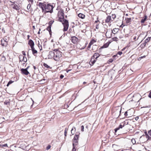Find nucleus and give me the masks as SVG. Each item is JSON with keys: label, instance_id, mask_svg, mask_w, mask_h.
<instances>
[{"label": "nucleus", "instance_id": "61", "mask_svg": "<svg viewBox=\"0 0 151 151\" xmlns=\"http://www.w3.org/2000/svg\"><path fill=\"white\" fill-rule=\"evenodd\" d=\"M117 56V55H114L113 56V57H116Z\"/></svg>", "mask_w": 151, "mask_h": 151}, {"label": "nucleus", "instance_id": "47", "mask_svg": "<svg viewBox=\"0 0 151 151\" xmlns=\"http://www.w3.org/2000/svg\"><path fill=\"white\" fill-rule=\"evenodd\" d=\"M124 115L125 116H127L128 115L127 111H126L124 113Z\"/></svg>", "mask_w": 151, "mask_h": 151}, {"label": "nucleus", "instance_id": "44", "mask_svg": "<svg viewBox=\"0 0 151 151\" xmlns=\"http://www.w3.org/2000/svg\"><path fill=\"white\" fill-rule=\"evenodd\" d=\"M22 53L23 55H24V56L25 57L26 54H25V52L24 51H23L22 52Z\"/></svg>", "mask_w": 151, "mask_h": 151}, {"label": "nucleus", "instance_id": "26", "mask_svg": "<svg viewBox=\"0 0 151 151\" xmlns=\"http://www.w3.org/2000/svg\"><path fill=\"white\" fill-rule=\"evenodd\" d=\"M27 61V58L26 57H24V58L23 59V61L24 62L23 63H22V64H24Z\"/></svg>", "mask_w": 151, "mask_h": 151}, {"label": "nucleus", "instance_id": "48", "mask_svg": "<svg viewBox=\"0 0 151 151\" xmlns=\"http://www.w3.org/2000/svg\"><path fill=\"white\" fill-rule=\"evenodd\" d=\"M73 129L72 128L71 131V134H72V135H73L74 134V132H73Z\"/></svg>", "mask_w": 151, "mask_h": 151}, {"label": "nucleus", "instance_id": "31", "mask_svg": "<svg viewBox=\"0 0 151 151\" xmlns=\"http://www.w3.org/2000/svg\"><path fill=\"white\" fill-rule=\"evenodd\" d=\"M150 37H148L145 40V41L146 42H148L150 39Z\"/></svg>", "mask_w": 151, "mask_h": 151}, {"label": "nucleus", "instance_id": "20", "mask_svg": "<svg viewBox=\"0 0 151 151\" xmlns=\"http://www.w3.org/2000/svg\"><path fill=\"white\" fill-rule=\"evenodd\" d=\"M24 56L23 55H20L19 56V62H22L23 60V59L24 58Z\"/></svg>", "mask_w": 151, "mask_h": 151}, {"label": "nucleus", "instance_id": "27", "mask_svg": "<svg viewBox=\"0 0 151 151\" xmlns=\"http://www.w3.org/2000/svg\"><path fill=\"white\" fill-rule=\"evenodd\" d=\"M14 81H12L11 80L9 81L8 83L7 84L6 86L7 87L9 86V85L12 83Z\"/></svg>", "mask_w": 151, "mask_h": 151}, {"label": "nucleus", "instance_id": "18", "mask_svg": "<svg viewBox=\"0 0 151 151\" xmlns=\"http://www.w3.org/2000/svg\"><path fill=\"white\" fill-rule=\"evenodd\" d=\"M96 42V41L93 40H91V42H90V43L89 44L88 46V48H90L91 45L93 44V43L94 42Z\"/></svg>", "mask_w": 151, "mask_h": 151}, {"label": "nucleus", "instance_id": "21", "mask_svg": "<svg viewBox=\"0 0 151 151\" xmlns=\"http://www.w3.org/2000/svg\"><path fill=\"white\" fill-rule=\"evenodd\" d=\"M78 16L79 17L82 19L84 18L85 17V15L84 14L81 13L79 14Z\"/></svg>", "mask_w": 151, "mask_h": 151}, {"label": "nucleus", "instance_id": "43", "mask_svg": "<svg viewBox=\"0 0 151 151\" xmlns=\"http://www.w3.org/2000/svg\"><path fill=\"white\" fill-rule=\"evenodd\" d=\"M29 2L32 4L33 2V0H27Z\"/></svg>", "mask_w": 151, "mask_h": 151}, {"label": "nucleus", "instance_id": "16", "mask_svg": "<svg viewBox=\"0 0 151 151\" xmlns=\"http://www.w3.org/2000/svg\"><path fill=\"white\" fill-rule=\"evenodd\" d=\"M110 43V42H108L104 44V45L101 47V48H106V47H108L109 46Z\"/></svg>", "mask_w": 151, "mask_h": 151}, {"label": "nucleus", "instance_id": "8", "mask_svg": "<svg viewBox=\"0 0 151 151\" xmlns=\"http://www.w3.org/2000/svg\"><path fill=\"white\" fill-rule=\"evenodd\" d=\"M72 42L74 44H76L78 42V38L75 36L72 37H71Z\"/></svg>", "mask_w": 151, "mask_h": 151}, {"label": "nucleus", "instance_id": "63", "mask_svg": "<svg viewBox=\"0 0 151 151\" xmlns=\"http://www.w3.org/2000/svg\"><path fill=\"white\" fill-rule=\"evenodd\" d=\"M31 99L32 100V101H33V102H34V101H33L32 100V98H31Z\"/></svg>", "mask_w": 151, "mask_h": 151}, {"label": "nucleus", "instance_id": "6", "mask_svg": "<svg viewBox=\"0 0 151 151\" xmlns=\"http://www.w3.org/2000/svg\"><path fill=\"white\" fill-rule=\"evenodd\" d=\"M38 5L41 8L42 12L44 13L45 12H46L45 10V9L46 4L41 2H39L38 4Z\"/></svg>", "mask_w": 151, "mask_h": 151}, {"label": "nucleus", "instance_id": "60", "mask_svg": "<svg viewBox=\"0 0 151 151\" xmlns=\"http://www.w3.org/2000/svg\"><path fill=\"white\" fill-rule=\"evenodd\" d=\"M125 49V48H123L122 50V51H123Z\"/></svg>", "mask_w": 151, "mask_h": 151}, {"label": "nucleus", "instance_id": "29", "mask_svg": "<svg viewBox=\"0 0 151 151\" xmlns=\"http://www.w3.org/2000/svg\"><path fill=\"white\" fill-rule=\"evenodd\" d=\"M113 60H114V59H112V58L110 59H109L108 60V63L109 64H110L113 61Z\"/></svg>", "mask_w": 151, "mask_h": 151}, {"label": "nucleus", "instance_id": "19", "mask_svg": "<svg viewBox=\"0 0 151 151\" xmlns=\"http://www.w3.org/2000/svg\"><path fill=\"white\" fill-rule=\"evenodd\" d=\"M119 31V29L117 28H114L113 29V30H112L111 32V33L112 34V33L113 34H115L117 32Z\"/></svg>", "mask_w": 151, "mask_h": 151}, {"label": "nucleus", "instance_id": "38", "mask_svg": "<svg viewBox=\"0 0 151 151\" xmlns=\"http://www.w3.org/2000/svg\"><path fill=\"white\" fill-rule=\"evenodd\" d=\"M84 127L83 125H82L81 126V129L82 132L84 131Z\"/></svg>", "mask_w": 151, "mask_h": 151}, {"label": "nucleus", "instance_id": "59", "mask_svg": "<svg viewBox=\"0 0 151 151\" xmlns=\"http://www.w3.org/2000/svg\"><path fill=\"white\" fill-rule=\"evenodd\" d=\"M99 22V21H95V23H97V22Z\"/></svg>", "mask_w": 151, "mask_h": 151}, {"label": "nucleus", "instance_id": "37", "mask_svg": "<svg viewBox=\"0 0 151 151\" xmlns=\"http://www.w3.org/2000/svg\"><path fill=\"white\" fill-rule=\"evenodd\" d=\"M132 142L133 144H134L136 143V141L134 139H132Z\"/></svg>", "mask_w": 151, "mask_h": 151}, {"label": "nucleus", "instance_id": "23", "mask_svg": "<svg viewBox=\"0 0 151 151\" xmlns=\"http://www.w3.org/2000/svg\"><path fill=\"white\" fill-rule=\"evenodd\" d=\"M131 21V18H127L126 19V23L128 24Z\"/></svg>", "mask_w": 151, "mask_h": 151}, {"label": "nucleus", "instance_id": "24", "mask_svg": "<svg viewBox=\"0 0 151 151\" xmlns=\"http://www.w3.org/2000/svg\"><path fill=\"white\" fill-rule=\"evenodd\" d=\"M51 25H49V26L47 28V30L49 32L50 35H51Z\"/></svg>", "mask_w": 151, "mask_h": 151}, {"label": "nucleus", "instance_id": "10", "mask_svg": "<svg viewBox=\"0 0 151 151\" xmlns=\"http://www.w3.org/2000/svg\"><path fill=\"white\" fill-rule=\"evenodd\" d=\"M21 71L22 73L26 75H28L29 73V72L27 70V68L22 69L21 70Z\"/></svg>", "mask_w": 151, "mask_h": 151}, {"label": "nucleus", "instance_id": "3", "mask_svg": "<svg viewBox=\"0 0 151 151\" xmlns=\"http://www.w3.org/2000/svg\"><path fill=\"white\" fill-rule=\"evenodd\" d=\"M55 55L54 56V59L56 61L58 60L59 58L62 56L61 52L58 50H55Z\"/></svg>", "mask_w": 151, "mask_h": 151}, {"label": "nucleus", "instance_id": "22", "mask_svg": "<svg viewBox=\"0 0 151 151\" xmlns=\"http://www.w3.org/2000/svg\"><path fill=\"white\" fill-rule=\"evenodd\" d=\"M147 18V16L146 15H145L144 16V17L143 19H142L141 20V22L142 23H144L145 22V21L146 20Z\"/></svg>", "mask_w": 151, "mask_h": 151}, {"label": "nucleus", "instance_id": "28", "mask_svg": "<svg viewBox=\"0 0 151 151\" xmlns=\"http://www.w3.org/2000/svg\"><path fill=\"white\" fill-rule=\"evenodd\" d=\"M145 135L146 136V137L147 138H148V139H149L150 138H151L147 134V132H145Z\"/></svg>", "mask_w": 151, "mask_h": 151}, {"label": "nucleus", "instance_id": "58", "mask_svg": "<svg viewBox=\"0 0 151 151\" xmlns=\"http://www.w3.org/2000/svg\"><path fill=\"white\" fill-rule=\"evenodd\" d=\"M40 29H39V31L38 32V34H40Z\"/></svg>", "mask_w": 151, "mask_h": 151}, {"label": "nucleus", "instance_id": "14", "mask_svg": "<svg viewBox=\"0 0 151 151\" xmlns=\"http://www.w3.org/2000/svg\"><path fill=\"white\" fill-rule=\"evenodd\" d=\"M111 20L113 21V20L111 18V16L109 15L108 16L106 17V19L105 20V22L106 23H108Z\"/></svg>", "mask_w": 151, "mask_h": 151}, {"label": "nucleus", "instance_id": "12", "mask_svg": "<svg viewBox=\"0 0 151 151\" xmlns=\"http://www.w3.org/2000/svg\"><path fill=\"white\" fill-rule=\"evenodd\" d=\"M12 5L13 6V7L14 9L17 10H19L20 9V7L19 6L17 5L15 3H13Z\"/></svg>", "mask_w": 151, "mask_h": 151}, {"label": "nucleus", "instance_id": "9", "mask_svg": "<svg viewBox=\"0 0 151 151\" xmlns=\"http://www.w3.org/2000/svg\"><path fill=\"white\" fill-rule=\"evenodd\" d=\"M55 55V52L52 51H50L49 52V54L48 55V58H52L53 57L54 58Z\"/></svg>", "mask_w": 151, "mask_h": 151}, {"label": "nucleus", "instance_id": "7", "mask_svg": "<svg viewBox=\"0 0 151 151\" xmlns=\"http://www.w3.org/2000/svg\"><path fill=\"white\" fill-rule=\"evenodd\" d=\"M62 11H63L61 10V12H60V11L59 12H58V14H60L62 17H59V20L60 22L63 23L65 19H64V17L63 16L64 13L62 12Z\"/></svg>", "mask_w": 151, "mask_h": 151}, {"label": "nucleus", "instance_id": "25", "mask_svg": "<svg viewBox=\"0 0 151 151\" xmlns=\"http://www.w3.org/2000/svg\"><path fill=\"white\" fill-rule=\"evenodd\" d=\"M109 34V32H106V35L107 36V37L109 38H110L111 37V36L112 35V34L111 33V34L110 35H108V34Z\"/></svg>", "mask_w": 151, "mask_h": 151}, {"label": "nucleus", "instance_id": "17", "mask_svg": "<svg viewBox=\"0 0 151 151\" xmlns=\"http://www.w3.org/2000/svg\"><path fill=\"white\" fill-rule=\"evenodd\" d=\"M32 52V54L35 56V54H37V50H35L34 47L31 48Z\"/></svg>", "mask_w": 151, "mask_h": 151}, {"label": "nucleus", "instance_id": "11", "mask_svg": "<svg viewBox=\"0 0 151 151\" xmlns=\"http://www.w3.org/2000/svg\"><path fill=\"white\" fill-rule=\"evenodd\" d=\"M7 44V42L4 39H1V45L3 46L6 47Z\"/></svg>", "mask_w": 151, "mask_h": 151}, {"label": "nucleus", "instance_id": "40", "mask_svg": "<svg viewBox=\"0 0 151 151\" xmlns=\"http://www.w3.org/2000/svg\"><path fill=\"white\" fill-rule=\"evenodd\" d=\"M30 7H31V5H30V4L29 3V4H28L27 6V9H29L30 8Z\"/></svg>", "mask_w": 151, "mask_h": 151}, {"label": "nucleus", "instance_id": "13", "mask_svg": "<svg viewBox=\"0 0 151 151\" xmlns=\"http://www.w3.org/2000/svg\"><path fill=\"white\" fill-rule=\"evenodd\" d=\"M28 44L30 45L31 48L34 47V43L32 40H30L28 42Z\"/></svg>", "mask_w": 151, "mask_h": 151}, {"label": "nucleus", "instance_id": "55", "mask_svg": "<svg viewBox=\"0 0 151 151\" xmlns=\"http://www.w3.org/2000/svg\"><path fill=\"white\" fill-rule=\"evenodd\" d=\"M145 56H143L139 58H140V59L142 58H143L145 57Z\"/></svg>", "mask_w": 151, "mask_h": 151}, {"label": "nucleus", "instance_id": "36", "mask_svg": "<svg viewBox=\"0 0 151 151\" xmlns=\"http://www.w3.org/2000/svg\"><path fill=\"white\" fill-rule=\"evenodd\" d=\"M73 149H72V151H76V149L75 147L76 145H73Z\"/></svg>", "mask_w": 151, "mask_h": 151}, {"label": "nucleus", "instance_id": "62", "mask_svg": "<svg viewBox=\"0 0 151 151\" xmlns=\"http://www.w3.org/2000/svg\"><path fill=\"white\" fill-rule=\"evenodd\" d=\"M86 83V82H83V84H85V83Z\"/></svg>", "mask_w": 151, "mask_h": 151}, {"label": "nucleus", "instance_id": "46", "mask_svg": "<svg viewBox=\"0 0 151 151\" xmlns=\"http://www.w3.org/2000/svg\"><path fill=\"white\" fill-rule=\"evenodd\" d=\"M148 133L149 135L151 136V129L148 131Z\"/></svg>", "mask_w": 151, "mask_h": 151}, {"label": "nucleus", "instance_id": "56", "mask_svg": "<svg viewBox=\"0 0 151 151\" xmlns=\"http://www.w3.org/2000/svg\"><path fill=\"white\" fill-rule=\"evenodd\" d=\"M33 67L34 69L35 70L37 69V68L35 66H33Z\"/></svg>", "mask_w": 151, "mask_h": 151}, {"label": "nucleus", "instance_id": "52", "mask_svg": "<svg viewBox=\"0 0 151 151\" xmlns=\"http://www.w3.org/2000/svg\"><path fill=\"white\" fill-rule=\"evenodd\" d=\"M136 36H134L133 37V39L134 40H136Z\"/></svg>", "mask_w": 151, "mask_h": 151}, {"label": "nucleus", "instance_id": "4", "mask_svg": "<svg viewBox=\"0 0 151 151\" xmlns=\"http://www.w3.org/2000/svg\"><path fill=\"white\" fill-rule=\"evenodd\" d=\"M80 133L77 132L76 133L75 136L74 137L73 139V145H77L78 144V139L79 137Z\"/></svg>", "mask_w": 151, "mask_h": 151}, {"label": "nucleus", "instance_id": "41", "mask_svg": "<svg viewBox=\"0 0 151 151\" xmlns=\"http://www.w3.org/2000/svg\"><path fill=\"white\" fill-rule=\"evenodd\" d=\"M122 52L119 51L118 52L117 54L119 55H121L122 54Z\"/></svg>", "mask_w": 151, "mask_h": 151}, {"label": "nucleus", "instance_id": "30", "mask_svg": "<svg viewBox=\"0 0 151 151\" xmlns=\"http://www.w3.org/2000/svg\"><path fill=\"white\" fill-rule=\"evenodd\" d=\"M68 129L67 128H65V130L64 135L65 137L66 136L67 133Z\"/></svg>", "mask_w": 151, "mask_h": 151}, {"label": "nucleus", "instance_id": "15", "mask_svg": "<svg viewBox=\"0 0 151 151\" xmlns=\"http://www.w3.org/2000/svg\"><path fill=\"white\" fill-rule=\"evenodd\" d=\"M124 124L123 125H122V124H120L118 127L115 128L114 129V133H116V132L119 130L120 129L124 127Z\"/></svg>", "mask_w": 151, "mask_h": 151}, {"label": "nucleus", "instance_id": "57", "mask_svg": "<svg viewBox=\"0 0 151 151\" xmlns=\"http://www.w3.org/2000/svg\"><path fill=\"white\" fill-rule=\"evenodd\" d=\"M139 119V117L137 116L136 117V118H135V120H138V119Z\"/></svg>", "mask_w": 151, "mask_h": 151}, {"label": "nucleus", "instance_id": "42", "mask_svg": "<svg viewBox=\"0 0 151 151\" xmlns=\"http://www.w3.org/2000/svg\"><path fill=\"white\" fill-rule=\"evenodd\" d=\"M64 76L62 74H61L60 75V79H63V77H64Z\"/></svg>", "mask_w": 151, "mask_h": 151}, {"label": "nucleus", "instance_id": "54", "mask_svg": "<svg viewBox=\"0 0 151 151\" xmlns=\"http://www.w3.org/2000/svg\"><path fill=\"white\" fill-rule=\"evenodd\" d=\"M3 146L4 147H7V145L6 144H5L3 145Z\"/></svg>", "mask_w": 151, "mask_h": 151}, {"label": "nucleus", "instance_id": "51", "mask_svg": "<svg viewBox=\"0 0 151 151\" xmlns=\"http://www.w3.org/2000/svg\"><path fill=\"white\" fill-rule=\"evenodd\" d=\"M71 69L66 70V72L67 73H68L69 72L71 71Z\"/></svg>", "mask_w": 151, "mask_h": 151}, {"label": "nucleus", "instance_id": "64", "mask_svg": "<svg viewBox=\"0 0 151 151\" xmlns=\"http://www.w3.org/2000/svg\"><path fill=\"white\" fill-rule=\"evenodd\" d=\"M27 36H28V38H29V35H28Z\"/></svg>", "mask_w": 151, "mask_h": 151}, {"label": "nucleus", "instance_id": "5", "mask_svg": "<svg viewBox=\"0 0 151 151\" xmlns=\"http://www.w3.org/2000/svg\"><path fill=\"white\" fill-rule=\"evenodd\" d=\"M62 24H63L64 27L63 31L64 32L66 31L68 29L69 27V24L68 21L66 19H65L64 21L62 23Z\"/></svg>", "mask_w": 151, "mask_h": 151}, {"label": "nucleus", "instance_id": "34", "mask_svg": "<svg viewBox=\"0 0 151 151\" xmlns=\"http://www.w3.org/2000/svg\"><path fill=\"white\" fill-rule=\"evenodd\" d=\"M4 104L6 105H8L9 103V101H5L4 102Z\"/></svg>", "mask_w": 151, "mask_h": 151}, {"label": "nucleus", "instance_id": "2", "mask_svg": "<svg viewBox=\"0 0 151 151\" xmlns=\"http://www.w3.org/2000/svg\"><path fill=\"white\" fill-rule=\"evenodd\" d=\"M54 6L52 5H51L49 4H46L45 9L46 11V12H44V13H46L47 12H50L52 13L53 12V9Z\"/></svg>", "mask_w": 151, "mask_h": 151}, {"label": "nucleus", "instance_id": "50", "mask_svg": "<svg viewBox=\"0 0 151 151\" xmlns=\"http://www.w3.org/2000/svg\"><path fill=\"white\" fill-rule=\"evenodd\" d=\"M148 96L150 98H151V91L150 93L148 95Z\"/></svg>", "mask_w": 151, "mask_h": 151}, {"label": "nucleus", "instance_id": "35", "mask_svg": "<svg viewBox=\"0 0 151 151\" xmlns=\"http://www.w3.org/2000/svg\"><path fill=\"white\" fill-rule=\"evenodd\" d=\"M112 40L113 41H117L118 40V38L117 37H115L112 38Z\"/></svg>", "mask_w": 151, "mask_h": 151}, {"label": "nucleus", "instance_id": "32", "mask_svg": "<svg viewBox=\"0 0 151 151\" xmlns=\"http://www.w3.org/2000/svg\"><path fill=\"white\" fill-rule=\"evenodd\" d=\"M112 19L113 20L116 17V15L115 14H113L112 15L111 17Z\"/></svg>", "mask_w": 151, "mask_h": 151}, {"label": "nucleus", "instance_id": "33", "mask_svg": "<svg viewBox=\"0 0 151 151\" xmlns=\"http://www.w3.org/2000/svg\"><path fill=\"white\" fill-rule=\"evenodd\" d=\"M43 65L47 68H50V66H48L47 64L44 63L43 64Z\"/></svg>", "mask_w": 151, "mask_h": 151}, {"label": "nucleus", "instance_id": "39", "mask_svg": "<svg viewBox=\"0 0 151 151\" xmlns=\"http://www.w3.org/2000/svg\"><path fill=\"white\" fill-rule=\"evenodd\" d=\"M51 147V146L50 145H48L47 147H46V150H48Z\"/></svg>", "mask_w": 151, "mask_h": 151}, {"label": "nucleus", "instance_id": "45", "mask_svg": "<svg viewBox=\"0 0 151 151\" xmlns=\"http://www.w3.org/2000/svg\"><path fill=\"white\" fill-rule=\"evenodd\" d=\"M53 21L52 22L51 21H50L49 23V25H51H51L53 23Z\"/></svg>", "mask_w": 151, "mask_h": 151}, {"label": "nucleus", "instance_id": "53", "mask_svg": "<svg viewBox=\"0 0 151 151\" xmlns=\"http://www.w3.org/2000/svg\"><path fill=\"white\" fill-rule=\"evenodd\" d=\"M147 42H146L145 41V42L143 43V45L144 46H145L146 45V43Z\"/></svg>", "mask_w": 151, "mask_h": 151}, {"label": "nucleus", "instance_id": "49", "mask_svg": "<svg viewBox=\"0 0 151 151\" xmlns=\"http://www.w3.org/2000/svg\"><path fill=\"white\" fill-rule=\"evenodd\" d=\"M99 26L98 24H97L96 26V28L97 29H99Z\"/></svg>", "mask_w": 151, "mask_h": 151}, {"label": "nucleus", "instance_id": "1", "mask_svg": "<svg viewBox=\"0 0 151 151\" xmlns=\"http://www.w3.org/2000/svg\"><path fill=\"white\" fill-rule=\"evenodd\" d=\"M100 56V54L98 53H95L92 57L89 62L90 64L93 65L96 61L97 59Z\"/></svg>", "mask_w": 151, "mask_h": 151}]
</instances>
